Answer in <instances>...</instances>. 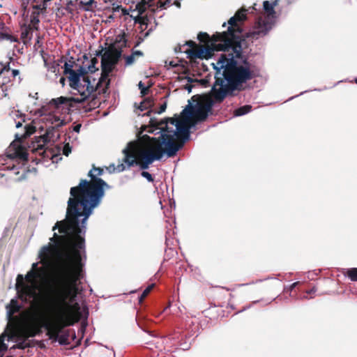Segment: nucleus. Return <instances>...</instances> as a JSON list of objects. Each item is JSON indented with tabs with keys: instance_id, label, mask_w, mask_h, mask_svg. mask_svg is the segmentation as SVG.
Instances as JSON below:
<instances>
[{
	"instance_id": "20e7f679",
	"label": "nucleus",
	"mask_w": 357,
	"mask_h": 357,
	"mask_svg": "<svg viewBox=\"0 0 357 357\" xmlns=\"http://www.w3.org/2000/svg\"><path fill=\"white\" fill-rule=\"evenodd\" d=\"M215 70V81L211 90V96L215 102H222L235 91L243 89V85L255 77L251 64L242 59V47L236 45L227 52L222 53L215 63H212Z\"/></svg>"
},
{
	"instance_id": "bf43d9fd",
	"label": "nucleus",
	"mask_w": 357,
	"mask_h": 357,
	"mask_svg": "<svg viewBox=\"0 0 357 357\" xmlns=\"http://www.w3.org/2000/svg\"><path fill=\"white\" fill-rule=\"evenodd\" d=\"M102 54H102V50H101V51H100V52H98L96 53V55H97V56H102Z\"/></svg>"
},
{
	"instance_id": "9b49d317",
	"label": "nucleus",
	"mask_w": 357,
	"mask_h": 357,
	"mask_svg": "<svg viewBox=\"0 0 357 357\" xmlns=\"http://www.w3.org/2000/svg\"><path fill=\"white\" fill-rule=\"evenodd\" d=\"M139 148V143L136 144L134 142H129L127 146L123 149L122 152L124 154L122 163L119 164L114 169L117 172H123L126 168H130L135 164L137 163L136 158L137 151Z\"/></svg>"
},
{
	"instance_id": "de8ad7c7",
	"label": "nucleus",
	"mask_w": 357,
	"mask_h": 357,
	"mask_svg": "<svg viewBox=\"0 0 357 357\" xmlns=\"http://www.w3.org/2000/svg\"><path fill=\"white\" fill-rule=\"evenodd\" d=\"M55 5L58 6V10H59V9H60V8H62V7H63V8H64V6H63V2H62V1H60L59 2H58V3H57V2H55Z\"/></svg>"
},
{
	"instance_id": "13d9d810",
	"label": "nucleus",
	"mask_w": 357,
	"mask_h": 357,
	"mask_svg": "<svg viewBox=\"0 0 357 357\" xmlns=\"http://www.w3.org/2000/svg\"><path fill=\"white\" fill-rule=\"evenodd\" d=\"M60 83L62 84L63 85H64V83H65V78L64 77H61L60 79Z\"/></svg>"
},
{
	"instance_id": "b1692460",
	"label": "nucleus",
	"mask_w": 357,
	"mask_h": 357,
	"mask_svg": "<svg viewBox=\"0 0 357 357\" xmlns=\"http://www.w3.org/2000/svg\"><path fill=\"white\" fill-rule=\"evenodd\" d=\"M68 336H69V335L68 333L62 334V335L59 334L58 337H54V339L56 341H58L60 344L65 345V344H68L69 343L68 342Z\"/></svg>"
},
{
	"instance_id": "58836bf2",
	"label": "nucleus",
	"mask_w": 357,
	"mask_h": 357,
	"mask_svg": "<svg viewBox=\"0 0 357 357\" xmlns=\"http://www.w3.org/2000/svg\"><path fill=\"white\" fill-rule=\"evenodd\" d=\"M166 107H167V105L166 103H163L162 105H160V109L159 111L158 112V114H162V112H164L166 109Z\"/></svg>"
},
{
	"instance_id": "473e14b6",
	"label": "nucleus",
	"mask_w": 357,
	"mask_h": 357,
	"mask_svg": "<svg viewBox=\"0 0 357 357\" xmlns=\"http://www.w3.org/2000/svg\"><path fill=\"white\" fill-rule=\"evenodd\" d=\"M7 88L4 84L0 85V100L3 97L6 96Z\"/></svg>"
},
{
	"instance_id": "f257e3e1",
	"label": "nucleus",
	"mask_w": 357,
	"mask_h": 357,
	"mask_svg": "<svg viewBox=\"0 0 357 357\" xmlns=\"http://www.w3.org/2000/svg\"><path fill=\"white\" fill-rule=\"evenodd\" d=\"M70 223L65 219L57 221L52 227L53 236L48 244L43 245L38 257L43 266L38 268V263L32 264L25 278L18 275L16 289L19 298L24 302L33 305L43 299V294L48 287H60L55 282V270L60 261L68 256L72 264H82L80 280L84 278V266L86 261L85 235H83V246L79 245V236L77 230L70 229Z\"/></svg>"
},
{
	"instance_id": "69168bd1",
	"label": "nucleus",
	"mask_w": 357,
	"mask_h": 357,
	"mask_svg": "<svg viewBox=\"0 0 357 357\" xmlns=\"http://www.w3.org/2000/svg\"><path fill=\"white\" fill-rule=\"evenodd\" d=\"M312 292H314V289H312V290H310V291H308L307 293H312Z\"/></svg>"
},
{
	"instance_id": "f03ea898",
	"label": "nucleus",
	"mask_w": 357,
	"mask_h": 357,
	"mask_svg": "<svg viewBox=\"0 0 357 357\" xmlns=\"http://www.w3.org/2000/svg\"><path fill=\"white\" fill-rule=\"evenodd\" d=\"M72 264L66 257L57 265L55 270V282L60 287L50 286L43 294V302L56 319L55 322H46L43 327L47 331L50 338L58 337L62 329L71 324L70 318L74 312L79 310V305L75 302L80 280L82 264Z\"/></svg>"
},
{
	"instance_id": "a19ab883",
	"label": "nucleus",
	"mask_w": 357,
	"mask_h": 357,
	"mask_svg": "<svg viewBox=\"0 0 357 357\" xmlns=\"http://www.w3.org/2000/svg\"><path fill=\"white\" fill-rule=\"evenodd\" d=\"M192 87L193 86L191 84H186L185 85L184 89L188 92V93H190L192 91Z\"/></svg>"
},
{
	"instance_id": "4c0bfd02",
	"label": "nucleus",
	"mask_w": 357,
	"mask_h": 357,
	"mask_svg": "<svg viewBox=\"0 0 357 357\" xmlns=\"http://www.w3.org/2000/svg\"><path fill=\"white\" fill-rule=\"evenodd\" d=\"M149 86H145V87H143L142 88V90H140V93L142 96H145L148 93V91L149 90Z\"/></svg>"
},
{
	"instance_id": "338daca9",
	"label": "nucleus",
	"mask_w": 357,
	"mask_h": 357,
	"mask_svg": "<svg viewBox=\"0 0 357 357\" xmlns=\"http://www.w3.org/2000/svg\"><path fill=\"white\" fill-rule=\"evenodd\" d=\"M222 26H224V27L226 26V23L225 22L223 23Z\"/></svg>"
},
{
	"instance_id": "0e129e2a",
	"label": "nucleus",
	"mask_w": 357,
	"mask_h": 357,
	"mask_svg": "<svg viewBox=\"0 0 357 357\" xmlns=\"http://www.w3.org/2000/svg\"><path fill=\"white\" fill-rule=\"evenodd\" d=\"M122 10H123V13L124 15L127 14L126 10H123V9H122Z\"/></svg>"
},
{
	"instance_id": "ea45409f",
	"label": "nucleus",
	"mask_w": 357,
	"mask_h": 357,
	"mask_svg": "<svg viewBox=\"0 0 357 357\" xmlns=\"http://www.w3.org/2000/svg\"><path fill=\"white\" fill-rule=\"evenodd\" d=\"M185 79H187L188 82H189V83H193V82H199V79H192V78H191L190 77H188V76L185 77Z\"/></svg>"
},
{
	"instance_id": "680f3d73",
	"label": "nucleus",
	"mask_w": 357,
	"mask_h": 357,
	"mask_svg": "<svg viewBox=\"0 0 357 357\" xmlns=\"http://www.w3.org/2000/svg\"><path fill=\"white\" fill-rule=\"evenodd\" d=\"M33 8H34V9H36V10H40V6H33Z\"/></svg>"
},
{
	"instance_id": "72a5a7b5",
	"label": "nucleus",
	"mask_w": 357,
	"mask_h": 357,
	"mask_svg": "<svg viewBox=\"0 0 357 357\" xmlns=\"http://www.w3.org/2000/svg\"><path fill=\"white\" fill-rule=\"evenodd\" d=\"M8 346L4 343L3 336L0 337V351H6Z\"/></svg>"
},
{
	"instance_id": "7c9ffc66",
	"label": "nucleus",
	"mask_w": 357,
	"mask_h": 357,
	"mask_svg": "<svg viewBox=\"0 0 357 357\" xmlns=\"http://www.w3.org/2000/svg\"><path fill=\"white\" fill-rule=\"evenodd\" d=\"M61 1L63 2V4L64 6V8L66 10H70V6L73 5V2L72 0H61Z\"/></svg>"
},
{
	"instance_id": "8fccbe9b",
	"label": "nucleus",
	"mask_w": 357,
	"mask_h": 357,
	"mask_svg": "<svg viewBox=\"0 0 357 357\" xmlns=\"http://www.w3.org/2000/svg\"><path fill=\"white\" fill-rule=\"evenodd\" d=\"M29 0H24L22 3V6H24V9L26 8L27 4L29 3Z\"/></svg>"
},
{
	"instance_id": "2f4dec72",
	"label": "nucleus",
	"mask_w": 357,
	"mask_h": 357,
	"mask_svg": "<svg viewBox=\"0 0 357 357\" xmlns=\"http://www.w3.org/2000/svg\"><path fill=\"white\" fill-rule=\"evenodd\" d=\"M171 1H172V0H165L164 1H159L158 2V3L160 4L159 8H160L162 9L167 8L171 4Z\"/></svg>"
},
{
	"instance_id": "4be33fe9",
	"label": "nucleus",
	"mask_w": 357,
	"mask_h": 357,
	"mask_svg": "<svg viewBox=\"0 0 357 357\" xmlns=\"http://www.w3.org/2000/svg\"><path fill=\"white\" fill-rule=\"evenodd\" d=\"M31 30V25L23 24L21 26V38H26L29 35Z\"/></svg>"
},
{
	"instance_id": "a211bd4d",
	"label": "nucleus",
	"mask_w": 357,
	"mask_h": 357,
	"mask_svg": "<svg viewBox=\"0 0 357 357\" xmlns=\"http://www.w3.org/2000/svg\"><path fill=\"white\" fill-rule=\"evenodd\" d=\"M24 130V132L21 136H19L18 134L15 135L16 139L26 138L33 134L36 130V127L31 124L26 125Z\"/></svg>"
},
{
	"instance_id": "0eeeda50",
	"label": "nucleus",
	"mask_w": 357,
	"mask_h": 357,
	"mask_svg": "<svg viewBox=\"0 0 357 357\" xmlns=\"http://www.w3.org/2000/svg\"><path fill=\"white\" fill-rule=\"evenodd\" d=\"M75 62H65L63 72L66 75H69L68 81L70 87L76 91L80 95V98L64 97L61 96L57 98H53L50 101V105H54L56 108H59L62 105L66 106L67 109L74 107L73 103H82L86 100L94 92L92 86V81L96 82V78L91 75H87L86 67L79 66L77 70H73V63Z\"/></svg>"
},
{
	"instance_id": "09e8293b",
	"label": "nucleus",
	"mask_w": 357,
	"mask_h": 357,
	"mask_svg": "<svg viewBox=\"0 0 357 357\" xmlns=\"http://www.w3.org/2000/svg\"><path fill=\"white\" fill-rule=\"evenodd\" d=\"M121 6H114L113 7V10L114 11H119V10L121 9Z\"/></svg>"
},
{
	"instance_id": "3c124183",
	"label": "nucleus",
	"mask_w": 357,
	"mask_h": 357,
	"mask_svg": "<svg viewBox=\"0 0 357 357\" xmlns=\"http://www.w3.org/2000/svg\"><path fill=\"white\" fill-rule=\"evenodd\" d=\"M139 109L141 111H143V110H144L146 109V107L144 106L143 102H141L140 105L139 106Z\"/></svg>"
},
{
	"instance_id": "aec40b11",
	"label": "nucleus",
	"mask_w": 357,
	"mask_h": 357,
	"mask_svg": "<svg viewBox=\"0 0 357 357\" xmlns=\"http://www.w3.org/2000/svg\"><path fill=\"white\" fill-rule=\"evenodd\" d=\"M39 14H40L39 11H33L31 13V17H30L31 24L33 28L36 30L38 29V23L40 22V20L38 18Z\"/></svg>"
},
{
	"instance_id": "f3484780",
	"label": "nucleus",
	"mask_w": 357,
	"mask_h": 357,
	"mask_svg": "<svg viewBox=\"0 0 357 357\" xmlns=\"http://www.w3.org/2000/svg\"><path fill=\"white\" fill-rule=\"evenodd\" d=\"M20 308V306L18 305L17 300L12 299L9 305L6 306L7 309V316L8 319H10L13 315L17 312Z\"/></svg>"
},
{
	"instance_id": "4d7b16f0",
	"label": "nucleus",
	"mask_w": 357,
	"mask_h": 357,
	"mask_svg": "<svg viewBox=\"0 0 357 357\" xmlns=\"http://www.w3.org/2000/svg\"><path fill=\"white\" fill-rule=\"evenodd\" d=\"M169 65L170 66H172V67H175V66H176V64H175L173 61H170V62L169 63Z\"/></svg>"
},
{
	"instance_id": "423d86ee",
	"label": "nucleus",
	"mask_w": 357,
	"mask_h": 357,
	"mask_svg": "<svg viewBox=\"0 0 357 357\" xmlns=\"http://www.w3.org/2000/svg\"><path fill=\"white\" fill-rule=\"evenodd\" d=\"M157 137H151L146 134L139 138V148L137 151V163L141 169H146L155 160H160L164 155L171 158L176 155L183 147L170 138L160 128Z\"/></svg>"
},
{
	"instance_id": "864d4df0",
	"label": "nucleus",
	"mask_w": 357,
	"mask_h": 357,
	"mask_svg": "<svg viewBox=\"0 0 357 357\" xmlns=\"http://www.w3.org/2000/svg\"><path fill=\"white\" fill-rule=\"evenodd\" d=\"M138 86H139V89L140 90H142V88L145 87V86H144V84L142 83V82H139V84H138Z\"/></svg>"
},
{
	"instance_id": "1a4fd4ad",
	"label": "nucleus",
	"mask_w": 357,
	"mask_h": 357,
	"mask_svg": "<svg viewBox=\"0 0 357 357\" xmlns=\"http://www.w3.org/2000/svg\"><path fill=\"white\" fill-rule=\"evenodd\" d=\"M115 64L112 63H109L107 61L101 60V68L102 73L100 78L98 82H93L92 81V86L94 89V92L98 91V93L105 94L107 93L109 84L110 79H109V75L112 72L115 67Z\"/></svg>"
},
{
	"instance_id": "ddd939ff",
	"label": "nucleus",
	"mask_w": 357,
	"mask_h": 357,
	"mask_svg": "<svg viewBox=\"0 0 357 357\" xmlns=\"http://www.w3.org/2000/svg\"><path fill=\"white\" fill-rule=\"evenodd\" d=\"M122 50L121 48H116L114 46L109 47L102 55L101 60L107 61L115 65L119 62L121 56Z\"/></svg>"
},
{
	"instance_id": "c9c22d12",
	"label": "nucleus",
	"mask_w": 357,
	"mask_h": 357,
	"mask_svg": "<svg viewBox=\"0 0 357 357\" xmlns=\"http://www.w3.org/2000/svg\"><path fill=\"white\" fill-rule=\"evenodd\" d=\"M11 73L13 77H18V83H20L22 79L20 76V70L17 69H13L11 70Z\"/></svg>"
},
{
	"instance_id": "393cba45",
	"label": "nucleus",
	"mask_w": 357,
	"mask_h": 357,
	"mask_svg": "<svg viewBox=\"0 0 357 357\" xmlns=\"http://www.w3.org/2000/svg\"><path fill=\"white\" fill-rule=\"evenodd\" d=\"M94 0H81L79 3L83 6V9L85 10H89L91 9Z\"/></svg>"
},
{
	"instance_id": "6e6552de",
	"label": "nucleus",
	"mask_w": 357,
	"mask_h": 357,
	"mask_svg": "<svg viewBox=\"0 0 357 357\" xmlns=\"http://www.w3.org/2000/svg\"><path fill=\"white\" fill-rule=\"evenodd\" d=\"M255 6L250 7L248 10L241 9L238 10L234 16L231 17L228 21V27L227 31L222 33L217 32L215 35L220 43L217 45L218 48L220 50L231 49L236 45H241L242 41V29L238 25V22H242L246 18V12H253L255 10Z\"/></svg>"
},
{
	"instance_id": "774afa93",
	"label": "nucleus",
	"mask_w": 357,
	"mask_h": 357,
	"mask_svg": "<svg viewBox=\"0 0 357 357\" xmlns=\"http://www.w3.org/2000/svg\"><path fill=\"white\" fill-rule=\"evenodd\" d=\"M355 82L357 84V77L355 79Z\"/></svg>"
},
{
	"instance_id": "052dcab7",
	"label": "nucleus",
	"mask_w": 357,
	"mask_h": 357,
	"mask_svg": "<svg viewBox=\"0 0 357 357\" xmlns=\"http://www.w3.org/2000/svg\"><path fill=\"white\" fill-rule=\"evenodd\" d=\"M305 92H307V91H305L301 92V93L299 94V96H301V95L303 94V93H305ZM296 97H297V96H296ZM294 98H295V96L290 98H289V100H291V99H293Z\"/></svg>"
},
{
	"instance_id": "dca6fc26",
	"label": "nucleus",
	"mask_w": 357,
	"mask_h": 357,
	"mask_svg": "<svg viewBox=\"0 0 357 357\" xmlns=\"http://www.w3.org/2000/svg\"><path fill=\"white\" fill-rule=\"evenodd\" d=\"M278 0H275L273 2L265 1L263 3L264 10L267 14L266 19L275 21V6L277 5Z\"/></svg>"
},
{
	"instance_id": "412c9836",
	"label": "nucleus",
	"mask_w": 357,
	"mask_h": 357,
	"mask_svg": "<svg viewBox=\"0 0 357 357\" xmlns=\"http://www.w3.org/2000/svg\"><path fill=\"white\" fill-rule=\"evenodd\" d=\"M345 275L351 280L357 281V268L346 269Z\"/></svg>"
},
{
	"instance_id": "5701e85b",
	"label": "nucleus",
	"mask_w": 357,
	"mask_h": 357,
	"mask_svg": "<svg viewBox=\"0 0 357 357\" xmlns=\"http://www.w3.org/2000/svg\"><path fill=\"white\" fill-rule=\"evenodd\" d=\"M97 63H98V59L96 57L93 58L91 60V63L87 66V68H86V70H87V73H93L96 72L98 70V68H96V65Z\"/></svg>"
},
{
	"instance_id": "c85d7f7f",
	"label": "nucleus",
	"mask_w": 357,
	"mask_h": 357,
	"mask_svg": "<svg viewBox=\"0 0 357 357\" xmlns=\"http://www.w3.org/2000/svg\"><path fill=\"white\" fill-rule=\"evenodd\" d=\"M72 147L69 143L66 144L63 147V154L68 156L71 153Z\"/></svg>"
},
{
	"instance_id": "5fc2aeb1",
	"label": "nucleus",
	"mask_w": 357,
	"mask_h": 357,
	"mask_svg": "<svg viewBox=\"0 0 357 357\" xmlns=\"http://www.w3.org/2000/svg\"><path fill=\"white\" fill-rule=\"evenodd\" d=\"M199 82H197V83H201L202 84H205L207 82L204 79H200Z\"/></svg>"
},
{
	"instance_id": "7ed1b4c3",
	"label": "nucleus",
	"mask_w": 357,
	"mask_h": 357,
	"mask_svg": "<svg viewBox=\"0 0 357 357\" xmlns=\"http://www.w3.org/2000/svg\"><path fill=\"white\" fill-rule=\"evenodd\" d=\"M103 174V169L93 167L89 172L91 181L82 179L77 186L72 187L70 190V197L68 201V207L65 220L70 223L71 231L76 229L79 236V245L83 246V235L86 231V221L98 206L105 195V188H109L108 184L98 178Z\"/></svg>"
},
{
	"instance_id": "a18cd8bd",
	"label": "nucleus",
	"mask_w": 357,
	"mask_h": 357,
	"mask_svg": "<svg viewBox=\"0 0 357 357\" xmlns=\"http://www.w3.org/2000/svg\"><path fill=\"white\" fill-rule=\"evenodd\" d=\"M81 128V124H77L73 128V130L75 132H79Z\"/></svg>"
},
{
	"instance_id": "37998d69",
	"label": "nucleus",
	"mask_w": 357,
	"mask_h": 357,
	"mask_svg": "<svg viewBox=\"0 0 357 357\" xmlns=\"http://www.w3.org/2000/svg\"><path fill=\"white\" fill-rule=\"evenodd\" d=\"M24 121H25L24 118H22V121H19L16 122V123H15V127H16L17 128H19L22 127V123H23V122H24Z\"/></svg>"
},
{
	"instance_id": "c756f323",
	"label": "nucleus",
	"mask_w": 357,
	"mask_h": 357,
	"mask_svg": "<svg viewBox=\"0 0 357 357\" xmlns=\"http://www.w3.org/2000/svg\"><path fill=\"white\" fill-rule=\"evenodd\" d=\"M141 175L142 177L145 178L149 182L153 181V178L149 172L143 171L142 172Z\"/></svg>"
},
{
	"instance_id": "39448f33",
	"label": "nucleus",
	"mask_w": 357,
	"mask_h": 357,
	"mask_svg": "<svg viewBox=\"0 0 357 357\" xmlns=\"http://www.w3.org/2000/svg\"><path fill=\"white\" fill-rule=\"evenodd\" d=\"M213 101L209 100L205 103H197L192 106L188 101V105L181 113V119L167 118L159 123V126L163 131L175 141V137L182 140L180 144H184L189 140L190 129L195 126L197 122L204 121L208 112L213 106Z\"/></svg>"
},
{
	"instance_id": "9d476101",
	"label": "nucleus",
	"mask_w": 357,
	"mask_h": 357,
	"mask_svg": "<svg viewBox=\"0 0 357 357\" xmlns=\"http://www.w3.org/2000/svg\"><path fill=\"white\" fill-rule=\"evenodd\" d=\"M220 43V41L218 40L215 35L214 34L211 40V45L207 47H202L199 49H191L187 52L188 56L193 59H208L211 58L215 51H222L223 52H227L229 49L220 50L217 45Z\"/></svg>"
},
{
	"instance_id": "4468645a",
	"label": "nucleus",
	"mask_w": 357,
	"mask_h": 357,
	"mask_svg": "<svg viewBox=\"0 0 357 357\" xmlns=\"http://www.w3.org/2000/svg\"><path fill=\"white\" fill-rule=\"evenodd\" d=\"M2 40H8L10 43H17L19 41L17 37L10 34L8 28L0 22V42Z\"/></svg>"
},
{
	"instance_id": "f704fd0d",
	"label": "nucleus",
	"mask_w": 357,
	"mask_h": 357,
	"mask_svg": "<svg viewBox=\"0 0 357 357\" xmlns=\"http://www.w3.org/2000/svg\"><path fill=\"white\" fill-rule=\"evenodd\" d=\"M198 40L201 42H205V40L208 39V35L206 33H199L197 36Z\"/></svg>"
},
{
	"instance_id": "6ab92c4d",
	"label": "nucleus",
	"mask_w": 357,
	"mask_h": 357,
	"mask_svg": "<svg viewBox=\"0 0 357 357\" xmlns=\"http://www.w3.org/2000/svg\"><path fill=\"white\" fill-rule=\"evenodd\" d=\"M251 109H252V107L250 105H245L241 106L234 110V116H241L243 115L247 114L249 112H250Z\"/></svg>"
},
{
	"instance_id": "a878e982",
	"label": "nucleus",
	"mask_w": 357,
	"mask_h": 357,
	"mask_svg": "<svg viewBox=\"0 0 357 357\" xmlns=\"http://www.w3.org/2000/svg\"><path fill=\"white\" fill-rule=\"evenodd\" d=\"M154 284H151L149 285L142 292V295L139 298V303H142L143 300L146 297V296L149 294L151 289L153 288Z\"/></svg>"
},
{
	"instance_id": "79ce46f5",
	"label": "nucleus",
	"mask_w": 357,
	"mask_h": 357,
	"mask_svg": "<svg viewBox=\"0 0 357 357\" xmlns=\"http://www.w3.org/2000/svg\"><path fill=\"white\" fill-rule=\"evenodd\" d=\"M132 54H134V56H135V57L136 56H143V52H142V51H140V50H136V51L133 52L132 53Z\"/></svg>"
},
{
	"instance_id": "c03bdc74",
	"label": "nucleus",
	"mask_w": 357,
	"mask_h": 357,
	"mask_svg": "<svg viewBox=\"0 0 357 357\" xmlns=\"http://www.w3.org/2000/svg\"><path fill=\"white\" fill-rule=\"evenodd\" d=\"M42 138H43V141L44 142H47L50 139H49V136H48V133H45V135H43L42 136Z\"/></svg>"
},
{
	"instance_id": "6e6d98bb",
	"label": "nucleus",
	"mask_w": 357,
	"mask_h": 357,
	"mask_svg": "<svg viewBox=\"0 0 357 357\" xmlns=\"http://www.w3.org/2000/svg\"><path fill=\"white\" fill-rule=\"evenodd\" d=\"M154 131H155V129H154L153 128H149V129L148 130V131H147V132H149V133H152V132H153Z\"/></svg>"
},
{
	"instance_id": "cd10ccee",
	"label": "nucleus",
	"mask_w": 357,
	"mask_h": 357,
	"mask_svg": "<svg viewBox=\"0 0 357 357\" xmlns=\"http://www.w3.org/2000/svg\"><path fill=\"white\" fill-rule=\"evenodd\" d=\"M125 59H126V66H130L132 64H133L135 63V57L134 56V54H130V55H128V56H126L125 57Z\"/></svg>"
},
{
	"instance_id": "2eb2a0df",
	"label": "nucleus",
	"mask_w": 357,
	"mask_h": 357,
	"mask_svg": "<svg viewBox=\"0 0 357 357\" xmlns=\"http://www.w3.org/2000/svg\"><path fill=\"white\" fill-rule=\"evenodd\" d=\"M36 335L35 331L31 328L25 329L20 333L19 342L17 344V348L24 349L28 346L25 342L26 340L30 337H34Z\"/></svg>"
},
{
	"instance_id": "bb28decb",
	"label": "nucleus",
	"mask_w": 357,
	"mask_h": 357,
	"mask_svg": "<svg viewBox=\"0 0 357 357\" xmlns=\"http://www.w3.org/2000/svg\"><path fill=\"white\" fill-rule=\"evenodd\" d=\"M10 116L15 120L16 118H24V114L20 112V110L13 109L10 112Z\"/></svg>"
},
{
	"instance_id": "e2e57ef3",
	"label": "nucleus",
	"mask_w": 357,
	"mask_h": 357,
	"mask_svg": "<svg viewBox=\"0 0 357 357\" xmlns=\"http://www.w3.org/2000/svg\"><path fill=\"white\" fill-rule=\"evenodd\" d=\"M108 18H109V20H113L114 17L112 15H110Z\"/></svg>"
},
{
	"instance_id": "e433bc0d",
	"label": "nucleus",
	"mask_w": 357,
	"mask_h": 357,
	"mask_svg": "<svg viewBox=\"0 0 357 357\" xmlns=\"http://www.w3.org/2000/svg\"><path fill=\"white\" fill-rule=\"evenodd\" d=\"M9 65H10V64H9V63H8V65H7V66H4V67L1 69V72H0V77H1V76H2L3 75H4L6 73H8V72H9V71H10V66H9Z\"/></svg>"
},
{
	"instance_id": "603ef678",
	"label": "nucleus",
	"mask_w": 357,
	"mask_h": 357,
	"mask_svg": "<svg viewBox=\"0 0 357 357\" xmlns=\"http://www.w3.org/2000/svg\"><path fill=\"white\" fill-rule=\"evenodd\" d=\"M174 4L176 6H177L178 8H180V7H181V3H180L178 1H177V0H176V1L174 2Z\"/></svg>"
},
{
	"instance_id": "49530a36",
	"label": "nucleus",
	"mask_w": 357,
	"mask_h": 357,
	"mask_svg": "<svg viewBox=\"0 0 357 357\" xmlns=\"http://www.w3.org/2000/svg\"><path fill=\"white\" fill-rule=\"evenodd\" d=\"M297 284H298V282H297L292 283V284L289 286V289L290 291H292V290H293V289H294L297 286Z\"/></svg>"
},
{
	"instance_id": "f8f14e48",
	"label": "nucleus",
	"mask_w": 357,
	"mask_h": 357,
	"mask_svg": "<svg viewBox=\"0 0 357 357\" xmlns=\"http://www.w3.org/2000/svg\"><path fill=\"white\" fill-rule=\"evenodd\" d=\"M274 22L266 18L259 20L252 32L253 35L256 36L257 38L266 36L273 28Z\"/></svg>"
}]
</instances>
